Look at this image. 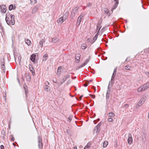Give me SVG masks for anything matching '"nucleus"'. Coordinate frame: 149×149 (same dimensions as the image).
I'll return each mask as SVG.
<instances>
[{"instance_id": "obj_1", "label": "nucleus", "mask_w": 149, "mask_h": 149, "mask_svg": "<svg viewBox=\"0 0 149 149\" xmlns=\"http://www.w3.org/2000/svg\"><path fill=\"white\" fill-rule=\"evenodd\" d=\"M15 16L12 14L7 13L6 15V21L8 25H14L15 24L14 18Z\"/></svg>"}, {"instance_id": "obj_2", "label": "nucleus", "mask_w": 149, "mask_h": 149, "mask_svg": "<svg viewBox=\"0 0 149 149\" xmlns=\"http://www.w3.org/2000/svg\"><path fill=\"white\" fill-rule=\"evenodd\" d=\"M149 87V82L146 83V84L142 86L139 88L137 90V91L139 92H141L146 90Z\"/></svg>"}, {"instance_id": "obj_3", "label": "nucleus", "mask_w": 149, "mask_h": 149, "mask_svg": "<svg viewBox=\"0 0 149 149\" xmlns=\"http://www.w3.org/2000/svg\"><path fill=\"white\" fill-rule=\"evenodd\" d=\"M79 7H75L73 9L71 12V16L73 18V17H75L76 15H78V10Z\"/></svg>"}, {"instance_id": "obj_4", "label": "nucleus", "mask_w": 149, "mask_h": 149, "mask_svg": "<svg viewBox=\"0 0 149 149\" xmlns=\"http://www.w3.org/2000/svg\"><path fill=\"white\" fill-rule=\"evenodd\" d=\"M38 144L39 149H42L43 144L42 143V139L41 137L38 136Z\"/></svg>"}, {"instance_id": "obj_5", "label": "nucleus", "mask_w": 149, "mask_h": 149, "mask_svg": "<svg viewBox=\"0 0 149 149\" xmlns=\"http://www.w3.org/2000/svg\"><path fill=\"white\" fill-rule=\"evenodd\" d=\"M67 18V15H63L62 17H60L58 19L57 22L58 23L61 24Z\"/></svg>"}, {"instance_id": "obj_6", "label": "nucleus", "mask_w": 149, "mask_h": 149, "mask_svg": "<svg viewBox=\"0 0 149 149\" xmlns=\"http://www.w3.org/2000/svg\"><path fill=\"white\" fill-rule=\"evenodd\" d=\"M6 10V5H2L0 6V11L1 13H5Z\"/></svg>"}, {"instance_id": "obj_7", "label": "nucleus", "mask_w": 149, "mask_h": 149, "mask_svg": "<svg viewBox=\"0 0 149 149\" xmlns=\"http://www.w3.org/2000/svg\"><path fill=\"white\" fill-rule=\"evenodd\" d=\"M145 100L144 98H141L139 102L138 103L137 105L139 107L141 106L142 104L144 103Z\"/></svg>"}, {"instance_id": "obj_8", "label": "nucleus", "mask_w": 149, "mask_h": 149, "mask_svg": "<svg viewBox=\"0 0 149 149\" xmlns=\"http://www.w3.org/2000/svg\"><path fill=\"white\" fill-rule=\"evenodd\" d=\"M101 125V123L100 122L99 123L96 127H95L94 130H96V133H99L100 132V127Z\"/></svg>"}, {"instance_id": "obj_9", "label": "nucleus", "mask_w": 149, "mask_h": 149, "mask_svg": "<svg viewBox=\"0 0 149 149\" xmlns=\"http://www.w3.org/2000/svg\"><path fill=\"white\" fill-rule=\"evenodd\" d=\"M81 55L79 54H76L75 56V60L76 63H79L80 61Z\"/></svg>"}, {"instance_id": "obj_10", "label": "nucleus", "mask_w": 149, "mask_h": 149, "mask_svg": "<svg viewBox=\"0 0 149 149\" xmlns=\"http://www.w3.org/2000/svg\"><path fill=\"white\" fill-rule=\"evenodd\" d=\"M114 1L115 2L114 4V6H113V8L111 9V11H113L114 9H115L116 8L118 3V1H116V0H114Z\"/></svg>"}, {"instance_id": "obj_11", "label": "nucleus", "mask_w": 149, "mask_h": 149, "mask_svg": "<svg viewBox=\"0 0 149 149\" xmlns=\"http://www.w3.org/2000/svg\"><path fill=\"white\" fill-rule=\"evenodd\" d=\"M142 139V141L143 142H145L146 141V134L144 133H143L141 135Z\"/></svg>"}, {"instance_id": "obj_12", "label": "nucleus", "mask_w": 149, "mask_h": 149, "mask_svg": "<svg viewBox=\"0 0 149 149\" xmlns=\"http://www.w3.org/2000/svg\"><path fill=\"white\" fill-rule=\"evenodd\" d=\"M23 88L25 91V94L26 96H27V94H28V91L27 87L26 84H23Z\"/></svg>"}, {"instance_id": "obj_13", "label": "nucleus", "mask_w": 149, "mask_h": 149, "mask_svg": "<svg viewBox=\"0 0 149 149\" xmlns=\"http://www.w3.org/2000/svg\"><path fill=\"white\" fill-rule=\"evenodd\" d=\"M98 35V33H97L94 36L93 38L92 41L91 42L92 44L93 43L96 41V40L97 38Z\"/></svg>"}, {"instance_id": "obj_14", "label": "nucleus", "mask_w": 149, "mask_h": 149, "mask_svg": "<svg viewBox=\"0 0 149 149\" xmlns=\"http://www.w3.org/2000/svg\"><path fill=\"white\" fill-rule=\"evenodd\" d=\"M36 55L35 54H33L31 56V60L33 62H34L36 58Z\"/></svg>"}, {"instance_id": "obj_15", "label": "nucleus", "mask_w": 149, "mask_h": 149, "mask_svg": "<svg viewBox=\"0 0 149 149\" xmlns=\"http://www.w3.org/2000/svg\"><path fill=\"white\" fill-rule=\"evenodd\" d=\"M29 70L33 74V73L35 74V72H34V70L32 65H29Z\"/></svg>"}, {"instance_id": "obj_16", "label": "nucleus", "mask_w": 149, "mask_h": 149, "mask_svg": "<svg viewBox=\"0 0 149 149\" xmlns=\"http://www.w3.org/2000/svg\"><path fill=\"white\" fill-rule=\"evenodd\" d=\"M25 78L27 81H30L31 80L30 76L28 74H25Z\"/></svg>"}, {"instance_id": "obj_17", "label": "nucleus", "mask_w": 149, "mask_h": 149, "mask_svg": "<svg viewBox=\"0 0 149 149\" xmlns=\"http://www.w3.org/2000/svg\"><path fill=\"white\" fill-rule=\"evenodd\" d=\"M38 7L37 6H36L33 9L32 11V13H34L36 12L38 10Z\"/></svg>"}, {"instance_id": "obj_18", "label": "nucleus", "mask_w": 149, "mask_h": 149, "mask_svg": "<svg viewBox=\"0 0 149 149\" xmlns=\"http://www.w3.org/2000/svg\"><path fill=\"white\" fill-rule=\"evenodd\" d=\"M48 57V54H45L43 56L42 61H45L47 59Z\"/></svg>"}, {"instance_id": "obj_19", "label": "nucleus", "mask_w": 149, "mask_h": 149, "mask_svg": "<svg viewBox=\"0 0 149 149\" xmlns=\"http://www.w3.org/2000/svg\"><path fill=\"white\" fill-rule=\"evenodd\" d=\"M132 137H129L127 139L128 143L130 145L132 144Z\"/></svg>"}, {"instance_id": "obj_20", "label": "nucleus", "mask_w": 149, "mask_h": 149, "mask_svg": "<svg viewBox=\"0 0 149 149\" xmlns=\"http://www.w3.org/2000/svg\"><path fill=\"white\" fill-rule=\"evenodd\" d=\"M59 40V39L56 37H54V38H53L52 40V41L54 43H56Z\"/></svg>"}, {"instance_id": "obj_21", "label": "nucleus", "mask_w": 149, "mask_h": 149, "mask_svg": "<svg viewBox=\"0 0 149 149\" xmlns=\"http://www.w3.org/2000/svg\"><path fill=\"white\" fill-rule=\"evenodd\" d=\"M62 67L61 66H60L58 68V70L57 71V74L60 75V74L61 72V69Z\"/></svg>"}, {"instance_id": "obj_22", "label": "nucleus", "mask_w": 149, "mask_h": 149, "mask_svg": "<svg viewBox=\"0 0 149 149\" xmlns=\"http://www.w3.org/2000/svg\"><path fill=\"white\" fill-rule=\"evenodd\" d=\"M91 59L90 57L89 56V57L85 61L84 63L83 64L84 65H86L88 63V62Z\"/></svg>"}, {"instance_id": "obj_23", "label": "nucleus", "mask_w": 149, "mask_h": 149, "mask_svg": "<svg viewBox=\"0 0 149 149\" xmlns=\"http://www.w3.org/2000/svg\"><path fill=\"white\" fill-rule=\"evenodd\" d=\"M25 42L28 45H30L31 44V42L30 41V40L28 39L26 40L25 41Z\"/></svg>"}, {"instance_id": "obj_24", "label": "nucleus", "mask_w": 149, "mask_h": 149, "mask_svg": "<svg viewBox=\"0 0 149 149\" xmlns=\"http://www.w3.org/2000/svg\"><path fill=\"white\" fill-rule=\"evenodd\" d=\"M50 88L47 85H45V90L47 91H48L50 90Z\"/></svg>"}, {"instance_id": "obj_25", "label": "nucleus", "mask_w": 149, "mask_h": 149, "mask_svg": "<svg viewBox=\"0 0 149 149\" xmlns=\"http://www.w3.org/2000/svg\"><path fill=\"white\" fill-rule=\"evenodd\" d=\"M81 20L82 19L81 18H78L77 23V24L78 25H79L80 24V23Z\"/></svg>"}, {"instance_id": "obj_26", "label": "nucleus", "mask_w": 149, "mask_h": 149, "mask_svg": "<svg viewBox=\"0 0 149 149\" xmlns=\"http://www.w3.org/2000/svg\"><path fill=\"white\" fill-rule=\"evenodd\" d=\"M108 115L110 117H114L115 116V114L114 113L111 112L109 113Z\"/></svg>"}, {"instance_id": "obj_27", "label": "nucleus", "mask_w": 149, "mask_h": 149, "mask_svg": "<svg viewBox=\"0 0 149 149\" xmlns=\"http://www.w3.org/2000/svg\"><path fill=\"white\" fill-rule=\"evenodd\" d=\"M117 67H116L114 68L112 76H116V70H117Z\"/></svg>"}, {"instance_id": "obj_28", "label": "nucleus", "mask_w": 149, "mask_h": 149, "mask_svg": "<svg viewBox=\"0 0 149 149\" xmlns=\"http://www.w3.org/2000/svg\"><path fill=\"white\" fill-rule=\"evenodd\" d=\"M87 47L86 45L85 44H82L81 45V48L83 49H85Z\"/></svg>"}, {"instance_id": "obj_29", "label": "nucleus", "mask_w": 149, "mask_h": 149, "mask_svg": "<svg viewBox=\"0 0 149 149\" xmlns=\"http://www.w3.org/2000/svg\"><path fill=\"white\" fill-rule=\"evenodd\" d=\"M45 42V40H43V41H40L39 43V45H40L41 47L42 48L43 46V43Z\"/></svg>"}, {"instance_id": "obj_30", "label": "nucleus", "mask_w": 149, "mask_h": 149, "mask_svg": "<svg viewBox=\"0 0 149 149\" xmlns=\"http://www.w3.org/2000/svg\"><path fill=\"white\" fill-rule=\"evenodd\" d=\"M108 145V142L107 141H104L103 143V146L104 148H106Z\"/></svg>"}, {"instance_id": "obj_31", "label": "nucleus", "mask_w": 149, "mask_h": 149, "mask_svg": "<svg viewBox=\"0 0 149 149\" xmlns=\"http://www.w3.org/2000/svg\"><path fill=\"white\" fill-rule=\"evenodd\" d=\"M70 77V76L69 75L64 76V78L63 79L64 80L63 81V82H61V83L62 84L66 80L67 78H69V77Z\"/></svg>"}, {"instance_id": "obj_32", "label": "nucleus", "mask_w": 149, "mask_h": 149, "mask_svg": "<svg viewBox=\"0 0 149 149\" xmlns=\"http://www.w3.org/2000/svg\"><path fill=\"white\" fill-rule=\"evenodd\" d=\"M1 65H5V63L4 59H2L1 60Z\"/></svg>"}, {"instance_id": "obj_33", "label": "nucleus", "mask_w": 149, "mask_h": 149, "mask_svg": "<svg viewBox=\"0 0 149 149\" xmlns=\"http://www.w3.org/2000/svg\"><path fill=\"white\" fill-rule=\"evenodd\" d=\"M1 69L3 70L4 72H5L6 71V70L5 68V65H1Z\"/></svg>"}, {"instance_id": "obj_34", "label": "nucleus", "mask_w": 149, "mask_h": 149, "mask_svg": "<svg viewBox=\"0 0 149 149\" xmlns=\"http://www.w3.org/2000/svg\"><path fill=\"white\" fill-rule=\"evenodd\" d=\"M13 8V4L10 5L9 7V10H12Z\"/></svg>"}, {"instance_id": "obj_35", "label": "nucleus", "mask_w": 149, "mask_h": 149, "mask_svg": "<svg viewBox=\"0 0 149 149\" xmlns=\"http://www.w3.org/2000/svg\"><path fill=\"white\" fill-rule=\"evenodd\" d=\"M91 146L90 144L89 143H88L87 145H86L85 147L84 148V149H88V148L90 147Z\"/></svg>"}, {"instance_id": "obj_36", "label": "nucleus", "mask_w": 149, "mask_h": 149, "mask_svg": "<svg viewBox=\"0 0 149 149\" xmlns=\"http://www.w3.org/2000/svg\"><path fill=\"white\" fill-rule=\"evenodd\" d=\"M1 135L3 136V138H4L5 136V133L4 130H2L1 132Z\"/></svg>"}, {"instance_id": "obj_37", "label": "nucleus", "mask_w": 149, "mask_h": 149, "mask_svg": "<svg viewBox=\"0 0 149 149\" xmlns=\"http://www.w3.org/2000/svg\"><path fill=\"white\" fill-rule=\"evenodd\" d=\"M131 68V67L129 65H127L125 66V69L126 70H130Z\"/></svg>"}, {"instance_id": "obj_38", "label": "nucleus", "mask_w": 149, "mask_h": 149, "mask_svg": "<svg viewBox=\"0 0 149 149\" xmlns=\"http://www.w3.org/2000/svg\"><path fill=\"white\" fill-rule=\"evenodd\" d=\"M115 77V76H112L111 79V83H113L114 82V81Z\"/></svg>"}, {"instance_id": "obj_39", "label": "nucleus", "mask_w": 149, "mask_h": 149, "mask_svg": "<svg viewBox=\"0 0 149 149\" xmlns=\"http://www.w3.org/2000/svg\"><path fill=\"white\" fill-rule=\"evenodd\" d=\"M31 3L33 4H35L37 3L36 0H30Z\"/></svg>"}, {"instance_id": "obj_40", "label": "nucleus", "mask_w": 149, "mask_h": 149, "mask_svg": "<svg viewBox=\"0 0 149 149\" xmlns=\"http://www.w3.org/2000/svg\"><path fill=\"white\" fill-rule=\"evenodd\" d=\"M84 66V65L83 64L82 65H81L80 66L77 67L76 69L78 70V69H79V68H81L82 67H83Z\"/></svg>"}, {"instance_id": "obj_41", "label": "nucleus", "mask_w": 149, "mask_h": 149, "mask_svg": "<svg viewBox=\"0 0 149 149\" xmlns=\"http://www.w3.org/2000/svg\"><path fill=\"white\" fill-rule=\"evenodd\" d=\"M109 11L108 10V9H106L105 10V13L109 15Z\"/></svg>"}, {"instance_id": "obj_42", "label": "nucleus", "mask_w": 149, "mask_h": 149, "mask_svg": "<svg viewBox=\"0 0 149 149\" xmlns=\"http://www.w3.org/2000/svg\"><path fill=\"white\" fill-rule=\"evenodd\" d=\"M108 120L110 122H112L113 121V119L111 118H109Z\"/></svg>"}, {"instance_id": "obj_43", "label": "nucleus", "mask_w": 149, "mask_h": 149, "mask_svg": "<svg viewBox=\"0 0 149 149\" xmlns=\"http://www.w3.org/2000/svg\"><path fill=\"white\" fill-rule=\"evenodd\" d=\"M11 141H14L15 140V138L14 137L13 135H11Z\"/></svg>"}, {"instance_id": "obj_44", "label": "nucleus", "mask_w": 149, "mask_h": 149, "mask_svg": "<svg viewBox=\"0 0 149 149\" xmlns=\"http://www.w3.org/2000/svg\"><path fill=\"white\" fill-rule=\"evenodd\" d=\"M128 107H129L128 104H125L124 105V107L125 108H128Z\"/></svg>"}, {"instance_id": "obj_45", "label": "nucleus", "mask_w": 149, "mask_h": 149, "mask_svg": "<svg viewBox=\"0 0 149 149\" xmlns=\"http://www.w3.org/2000/svg\"><path fill=\"white\" fill-rule=\"evenodd\" d=\"M89 95L91 96L92 97V98L93 99H94L95 97V95H92L91 94H89Z\"/></svg>"}, {"instance_id": "obj_46", "label": "nucleus", "mask_w": 149, "mask_h": 149, "mask_svg": "<svg viewBox=\"0 0 149 149\" xmlns=\"http://www.w3.org/2000/svg\"><path fill=\"white\" fill-rule=\"evenodd\" d=\"M109 94H106V98L107 99H109Z\"/></svg>"}, {"instance_id": "obj_47", "label": "nucleus", "mask_w": 149, "mask_h": 149, "mask_svg": "<svg viewBox=\"0 0 149 149\" xmlns=\"http://www.w3.org/2000/svg\"><path fill=\"white\" fill-rule=\"evenodd\" d=\"M87 5L88 7H91L92 6V3H89L87 4Z\"/></svg>"}, {"instance_id": "obj_48", "label": "nucleus", "mask_w": 149, "mask_h": 149, "mask_svg": "<svg viewBox=\"0 0 149 149\" xmlns=\"http://www.w3.org/2000/svg\"><path fill=\"white\" fill-rule=\"evenodd\" d=\"M101 28L99 27V26H97V29L98 30V31L97 33H98L99 32V31L100 30V29Z\"/></svg>"}, {"instance_id": "obj_49", "label": "nucleus", "mask_w": 149, "mask_h": 149, "mask_svg": "<svg viewBox=\"0 0 149 149\" xmlns=\"http://www.w3.org/2000/svg\"><path fill=\"white\" fill-rule=\"evenodd\" d=\"M49 83L47 81L45 83V85H47V86H48V85H49Z\"/></svg>"}, {"instance_id": "obj_50", "label": "nucleus", "mask_w": 149, "mask_h": 149, "mask_svg": "<svg viewBox=\"0 0 149 149\" xmlns=\"http://www.w3.org/2000/svg\"><path fill=\"white\" fill-rule=\"evenodd\" d=\"M0 148L1 149H4V147L3 145H1L0 146Z\"/></svg>"}, {"instance_id": "obj_51", "label": "nucleus", "mask_w": 149, "mask_h": 149, "mask_svg": "<svg viewBox=\"0 0 149 149\" xmlns=\"http://www.w3.org/2000/svg\"><path fill=\"white\" fill-rule=\"evenodd\" d=\"M110 93V91L109 90H107V92L106 94H109Z\"/></svg>"}, {"instance_id": "obj_52", "label": "nucleus", "mask_w": 149, "mask_h": 149, "mask_svg": "<svg viewBox=\"0 0 149 149\" xmlns=\"http://www.w3.org/2000/svg\"><path fill=\"white\" fill-rule=\"evenodd\" d=\"M66 132H67V133L68 134L69 132L70 131V130H69L67 129L66 130Z\"/></svg>"}, {"instance_id": "obj_53", "label": "nucleus", "mask_w": 149, "mask_h": 149, "mask_svg": "<svg viewBox=\"0 0 149 149\" xmlns=\"http://www.w3.org/2000/svg\"><path fill=\"white\" fill-rule=\"evenodd\" d=\"M88 84V83H86L84 84V86L86 87L87 86Z\"/></svg>"}, {"instance_id": "obj_54", "label": "nucleus", "mask_w": 149, "mask_h": 149, "mask_svg": "<svg viewBox=\"0 0 149 149\" xmlns=\"http://www.w3.org/2000/svg\"><path fill=\"white\" fill-rule=\"evenodd\" d=\"M83 17V16L81 15H80L79 17L78 18H81V19H82V17Z\"/></svg>"}, {"instance_id": "obj_55", "label": "nucleus", "mask_w": 149, "mask_h": 149, "mask_svg": "<svg viewBox=\"0 0 149 149\" xmlns=\"http://www.w3.org/2000/svg\"><path fill=\"white\" fill-rule=\"evenodd\" d=\"M129 58L128 57L125 60V61H130V60L128 59Z\"/></svg>"}, {"instance_id": "obj_56", "label": "nucleus", "mask_w": 149, "mask_h": 149, "mask_svg": "<svg viewBox=\"0 0 149 149\" xmlns=\"http://www.w3.org/2000/svg\"><path fill=\"white\" fill-rule=\"evenodd\" d=\"M17 80L18 81V83L19 84V85H20V81L18 78H17Z\"/></svg>"}, {"instance_id": "obj_57", "label": "nucleus", "mask_w": 149, "mask_h": 149, "mask_svg": "<svg viewBox=\"0 0 149 149\" xmlns=\"http://www.w3.org/2000/svg\"><path fill=\"white\" fill-rule=\"evenodd\" d=\"M83 95H81L80 97H79V99H80V100H81V98H82V97H83Z\"/></svg>"}, {"instance_id": "obj_58", "label": "nucleus", "mask_w": 149, "mask_h": 149, "mask_svg": "<svg viewBox=\"0 0 149 149\" xmlns=\"http://www.w3.org/2000/svg\"><path fill=\"white\" fill-rule=\"evenodd\" d=\"M68 119L70 121L72 120V118L71 117H69Z\"/></svg>"}, {"instance_id": "obj_59", "label": "nucleus", "mask_w": 149, "mask_h": 149, "mask_svg": "<svg viewBox=\"0 0 149 149\" xmlns=\"http://www.w3.org/2000/svg\"><path fill=\"white\" fill-rule=\"evenodd\" d=\"M90 41V39H89V38H88L87 39V41L88 42H89Z\"/></svg>"}, {"instance_id": "obj_60", "label": "nucleus", "mask_w": 149, "mask_h": 149, "mask_svg": "<svg viewBox=\"0 0 149 149\" xmlns=\"http://www.w3.org/2000/svg\"><path fill=\"white\" fill-rule=\"evenodd\" d=\"M146 74H148L149 75V72H146Z\"/></svg>"}, {"instance_id": "obj_61", "label": "nucleus", "mask_w": 149, "mask_h": 149, "mask_svg": "<svg viewBox=\"0 0 149 149\" xmlns=\"http://www.w3.org/2000/svg\"><path fill=\"white\" fill-rule=\"evenodd\" d=\"M92 81V80H89V81H88V82H91Z\"/></svg>"}, {"instance_id": "obj_62", "label": "nucleus", "mask_w": 149, "mask_h": 149, "mask_svg": "<svg viewBox=\"0 0 149 149\" xmlns=\"http://www.w3.org/2000/svg\"><path fill=\"white\" fill-rule=\"evenodd\" d=\"M74 149H77V147H75L74 148Z\"/></svg>"}, {"instance_id": "obj_63", "label": "nucleus", "mask_w": 149, "mask_h": 149, "mask_svg": "<svg viewBox=\"0 0 149 149\" xmlns=\"http://www.w3.org/2000/svg\"><path fill=\"white\" fill-rule=\"evenodd\" d=\"M53 82H54V83H57V82H56V81H54V80H53Z\"/></svg>"}, {"instance_id": "obj_64", "label": "nucleus", "mask_w": 149, "mask_h": 149, "mask_svg": "<svg viewBox=\"0 0 149 149\" xmlns=\"http://www.w3.org/2000/svg\"><path fill=\"white\" fill-rule=\"evenodd\" d=\"M15 8H16V7L15 6H14V7H13V9H15Z\"/></svg>"}]
</instances>
